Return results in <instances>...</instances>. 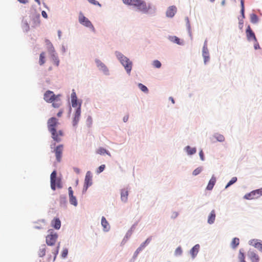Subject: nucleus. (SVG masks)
<instances>
[{
    "instance_id": "obj_63",
    "label": "nucleus",
    "mask_w": 262,
    "mask_h": 262,
    "mask_svg": "<svg viewBox=\"0 0 262 262\" xmlns=\"http://www.w3.org/2000/svg\"><path fill=\"white\" fill-rule=\"evenodd\" d=\"M52 255H50L49 256V260H51L52 259Z\"/></svg>"
},
{
    "instance_id": "obj_6",
    "label": "nucleus",
    "mask_w": 262,
    "mask_h": 262,
    "mask_svg": "<svg viewBox=\"0 0 262 262\" xmlns=\"http://www.w3.org/2000/svg\"><path fill=\"white\" fill-rule=\"evenodd\" d=\"M260 196H262V188L247 193L244 195V198L247 200H253L258 199Z\"/></svg>"
},
{
    "instance_id": "obj_1",
    "label": "nucleus",
    "mask_w": 262,
    "mask_h": 262,
    "mask_svg": "<svg viewBox=\"0 0 262 262\" xmlns=\"http://www.w3.org/2000/svg\"><path fill=\"white\" fill-rule=\"evenodd\" d=\"M59 124L58 120L55 117L50 118L47 122V126L49 131L52 135L53 139L57 142L61 141V138L63 136V133L62 130L57 131V127Z\"/></svg>"
},
{
    "instance_id": "obj_53",
    "label": "nucleus",
    "mask_w": 262,
    "mask_h": 262,
    "mask_svg": "<svg viewBox=\"0 0 262 262\" xmlns=\"http://www.w3.org/2000/svg\"><path fill=\"white\" fill-rule=\"evenodd\" d=\"M141 250H142V247H139L136 251L135 254L137 255Z\"/></svg>"
},
{
    "instance_id": "obj_29",
    "label": "nucleus",
    "mask_w": 262,
    "mask_h": 262,
    "mask_svg": "<svg viewBox=\"0 0 262 262\" xmlns=\"http://www.w3.org/2000/svg\"><path fill=\"white\" fill-rule=\"evenodd\" d=\"M250 21L253 24L257 23L258 21L257 16L254 13L250 14Z\"/></svg>"
},
{
    "instance_id": "obj_50",
    "label": "nucleus",
    "mask_w": 262,
    "mask_h": 262,
    "mask_svg": "<svg viewBox=\"0 0 262 262\" xmlns=\"http://www.w3.org/2000/svg\"><path fill=\"white\" fill-rule=\"evenodd\" d=\"M41 15L45 18H47L48 17V15L45 11H42L41 12Z\"/></svg>"
},
{
    "instance_id": "obj_21",
    "label": "nucleus",
    "mask_w": 262,
    "mask_h": 262,
    "mask_svg": "<svg viewBox=\"0 0 262 262\" xmlns=\"http://www.w3.org/2000/svg\"><path fill=\"white\" fill-rule=\"evenodd\" d=\"M128 195V191L126 189H123L121 191V199L124 202H126L127 200V196Z\"/></svg>"
},
{
    "instance_id": "obj_10",
    "label": "nucleus",
    "mask_w": 262,
    "mask_h": 262,
    "mask_svg": "<svg viewBox=\"0 0 262 262\" xmlns=\"http://www.w3.org/2000/svg\"><path fill=\"white\" fill-rule=\"evenodd\" d=\"M63 146L62 144L58 145L55 149L54 151L57 162H60L61 160Z\"/></svg>"
},
{
    "instance_id": "obj_27",
    "label": "nucleus",
    "mask_w": 262,
    "mask_h": 262,
    "mask_svg": "<svg viewBox=\"0 0 262 262\" xmlns=\"http://www.w3.org/2000/svg\"><path fill=\"white\" fill-rule=\"evenodd\" d=\"M186 150L188 155H191L196 152V148H192L189 146H187L186 147Z\"/></svg>"
},
{
    "instance_id": "obj_5",
    "label": "nucleus",
    "mask_w": 262,
    "mask_h": 262,
    "mask_svg": "<svg viewBox=\"0 0 262 262\" xmlns=\"http://www.w3.org/2000/svg\"><path fill=\"white\" fill-rule=\"evenodd\" d=\"M133 6L136 7L138 10L144 13H147L151 9V6L149 4L147 5L145 2L141 0H137V2H135Z\"/></svg>"
},
{
    "instance_id": "obj_38",
    "label": "nucleus",
    "mask_w": 262,
    "mask_h": 262,
    "mask_svg": "<svg viewBox=\"0 0 262 262\" xmlns=\"http://www.w3.org/2000/svg\"><path fill=\"white\" fill-rule=\"evenodd\" d=\"M215 138L219 142H223L225 140V138L222 135L216 134Z\"/></svg>"
},
{
    "instance_id": "obj_60",
    "label": "nucleus",
    "mask_w": 262,
    "mask_h": 262,
    "mask_svg": "<svg viewBox=\"0 0 262 262\" xmlns=\"http://www.w3.org/2000/svg\"><path fill=\"white\" fill-rule=\"evenodd\" d=\"M169 99L171 101V102L174 104V100L172 97H170Z\"/></svg>"
},
{
    "instance_id": "obj_3",
    "label": "nucleus",
    "mask_w": 262,
    "mask_h": 262,
    "mask_svg": "<svg viewBox=\"0 0 262 262\" xmlns=\"http://www.w3.org/2000/svg\"><path fill=\"white\" fill-rule=\"evenodd\" d=\"M49 234L46 236V242L48 246H53L58 238V234L53 229L48 230Z\"/></svg>"
},
{
    "instance_id": "obj_23",
    "label": "nucleus",
    "mask_w": 262,
    "mask_h": 262,
    "mask_svg": "<svg viewBox=\"0 0 262 262\" xmlns=\"http://www.w3.org/2000/svg\"><path fill=\"white\" fill-rule=\"evenodd\" d=\"M101 225L103 226L104 230L108 231L110 228V226L104 216H102L101 219Z\"/></svg>"
},
{
    "instance_id": "obj_15",
    "label": "nucleus",
    "mask_w": 262,
    "mask_h": 262,
    "mask_svg": "<svg viewBox=\"0 0 262 262\" xmlns=\"http://www.w3.org/2000/svg\"><path fill=\"white\" fill-rule=\"evenodd\" d=\"M177 12V8L174 6H170L166 11V16L168 17H172Z\"/></svg>"
},
{
    "instance_id": "obj_31",
    "label": "nucleus",
    "mask_w": 262,
    "mask_h": 262,
    "mask_svg": "<svg viewBox=\"0 0 262 262\" xmlns=\"http://www.w3.org/2000/svg\"><path fill=\"white\" fill-rule=\"evenodd\" d=\"M45 53L42 52L39 56V63L40 65H42L45 63Z\"/></svg>"
},
{
    "instance_id": "obj_46",
    "label": "nucleus",
    "mask_w": 262,
    "mask_h": 262,
    "mask_svg": "<svg viewBox=\"0 0 262 262\" xmlns=\"http://www.w3.org/2000/svg\"><path fill=\"white\" fill-rule=\"evenodd\" d=\"M105 167V166L104 164L100 165L97 170V172L100 173V172H102L104 170Z\"/></svg>"
},
{
    "instance_id": "obj_33",
    "label": "nucleus",
    "mask_w": 262,
    "mask_h": 262,
    "mask_svg": "<svg viewBox=\"0 0 262 262\" xmlns=\"http://www.w3.org/2000/svg\"><path fill=\"white\" fill-rule=\"evenodd\" d=\"M250 245L254 246L256 248L258 247V245H260V243L258 242L257 239H253L251 240L250 242Z\"/></svg>"
},
{
    "instance_id": "obj_57",
    "label": "nucleus",
    "mask_w": 262,
    "mask_h": 262,
    "mask_svg": "<svg viewBox=\"0 0 262 262\" xmlns=\"http://www.w3.org/2000/svg\"><path fill=\"white\" fill-rule=\"evenodd\" d=\"M18 1L23 4H26L28 3V0H18Z\"/></svg>"
},
{
    "instance_id": "obj_34",
    "label": "nucleus",
    "mask_w": 262,
    "mask_h": 262,
    "mask_svg": "<svg viewBox=\"0 0 262 262\" xmlns=\"http://www.w3.org/2000/svg\"><path fill=\"white\" fill-rule=\"evenodd\" d=\"M247 36L248 37H252L254 39L256 40V37L255 36V34L253 32V31L250 29L249 27V29L247 30Z\"/></svg>"
},
{
    "instance_id": "obj_18",
    "label": "nucleus",
    "mask_w": 262,
    "mask_h": 262,
    "mask_svg": "<svg viewBox=\"0 0 262 262\" xmlns=\"http://www.w3.org/2000/svg\"><path fill=\"white\" fill-rule=\"evenodd\" d=\"M216 178L214 176H212L209 181V183L206 187V189L208 190H211L216 183Z\"/></svg>"
},
{
    "instance_id": "obj_48",
    "label": "nucleus",
    "mask_w": 262,
    "mask_h": 262,
    "mask_svg": "<svg viewBox=\"0 0 262 262\" xmlns=\"http://www.w3.org/2000/svg\"><path fill=\"white\" fill-rule=\"evenodd\" d=\"M150 242V239L149 238L147 239L143 243H142L139 247H142V249H143L146 244H148Z\"/></svg>"
},
{
    "instance_id": "obj_45",
    "label": "nucleus",
    "mask_w": 262,
    "mask_h": 262,
    "mask_svg": "<svg viewBox=\"0 0 262 262\" xmlns=\"http://www.w3.org/2000/svg\"><path fill=\"white\" fill-rule=\"evenodd\" d=\"M89 2L91 4L94 5H98L100 7H101V5L99 4V3L96 0H88Z\"/></svg>"
},
{
    "instance_id": "obj_14",
    "label": "nucleus",
    "mask_w": 262,
    "mask_h": 262,
    "mask_svg": "<svg viewBox=\"0 0 262 262\" xmlns=\"http://www.w3.org/2000/svg\"><path fill=\"white\" fill-rule=\"evenodd\" d=\"M71 103L73 107L77 108L79 106V104H81V103H78L77 101V98L74 90H73V92L71 94Z\"/></svg>"
},
{
    "instance_id": "obj_55",
    "label": "nucleus",
    "mask_w": 262,
    "mask_h": 262,
    "mask_svg": "<svg viewBox=\"0 0 262 262\" xmlns=\"http://www.w3.org/2000/svg\"><path fill=\"white\" fill-rule=\"evenodd\" d=\"M244 11H245V9H243L241 10V13L243 18H245Z\"/></svg>"
},
{
    "instance_id": "obj_12",
    "label": "nucleus",
    "mask_w": 262,
    "mask_h": 262,
    "mask_svg": "<svg viewBox=\"0 0 262 262\" xmlns=\"http://www.w3.org/2000/svg\"><path fill=\"white\" fill-rule=\"evenodd\" d=\"M248 256L251 262H259V257L258 254L254 251H249Z\"/></svg>"
},
{
    "instance_id": "obj_19",
    "label": "nucleus",
    "mask_w": 262,
    "mask_h": 262,
    "mask_svg": "<svg viewBox=\"0 0 262 262\" xmlns=\"http://www.w3.org/2000/svg\"><path fill=\"white\" fill-rule=\"evenodd\" d=\"M56 171L55 170H54L51 174L50 176V179H51V187L52 189L53 190H55V180L57 179L56 178Z\"/></svg>"
},
{
    "instance_id": "obj_56",
    "label": "nucleus",
    "mask_w": 262,
    "mask_h": 262,
    "mask_svg": "<svg viewBox=\"0 0 262 262\" xmlns=\"http://www.w3.org/2000/svg\"><path fill=\"white\" fill-rule=\"evenodd\" d=\"M128 119V115H126L123 117V121L124 122H126V121H127Z\"/></svg>"
},
{
    "instance_id": "obj_36",
    "label": "nucleus",
    "mask_w": 262,
    "mask_h": 262,
    "mask_svg": "<svg viewBox=\"0 0 262 262\" xmlns=\"http://www.w3.org/2000/svg\"><path fill=\"white\" fill-rule=\"evenodd\" d=\"M138 87L142 91L145 93H147L148 91L147 88L145 85L142 84V83H139Z\"/></svg>"
},
{
    "instance_id": "obj_9",
    "label": "nucleus",
    "mask_w": 262,
    "mask_h": 262,
    "mask_svg": "<svg viewBox=\"0 0 262 262\" xmlns=\"http://www.w3.org/2000/svg\"><path fill=\"white\" fill-rule=\"evenodd\" d=\"M56 97V95L54 94L53 92L48 90L45 93L43 99L47 102L50 103L54 101Z\"/></svg>"
},
{
    "instance_id": "obj_28",
    "label": "nucleus",
    "mask_w": 262,
    "mask_h": 262,
    "mask_svg": "<svg viewBox=\"0 0 262 262\" xmlns=\"http://www.w3.org/2000/svg\"><path fill=\"white\" fill-rule=\"evenodd\" d=\"M239 244V239L237 237L234 238L231 242V246L233 248L237 247Z\"/></svg>"
},
{
    "instance_id": "obj_43",
    "label": "nucleus",
    "mask_w": 262,
    "mask_h": 262,
    "mask_svg": "<svg viewBox=\"0 0 262 262\" xmlns=\"http://www.w3.org/2000/svg\"><path fill=\"white\" fill-rule=\"evenodd\" d=\"M173 42L178 44V45H182V43L180 42V39L177 37V36H173L172 37V40Z\"/></svg>"
},
{
    "instance_id": "obj_47",
    "label": "nucleus",
    "mask_w": 262,
    "mask_h": 262,
    "mask_svg": "<svg viewBox=\"0 0 262 262\" xmlns=\"http://www.w3.org/2000/svg\"><path fill=\"white\" fill-rule=\"evenodd\" d=\"M68 253V249H63L62 252V254H61L62 257L63 258H65L67 256Z\"/></svg>"
},
{
    "instance_id": "obj_16",
    "label": "nucleus",
    "mask_w": 262,
    "mask_h": 262,
    "mask_svg": "<svg viewBox=\"0 0 262 262\" xmlns=\"http://www.w3.org/2000/svg\"><path fill=\"white\" fill-rule=\"evenodd\" d=\"M61 95L58 94L56 95V98L54 99V101L52 102L53 107L55 108L59 107L62 104L61 100L60 98Z\"/></svg>"
},
{
    "instance_id": "obj_39",
    "label": "nucleus",
    "mask_w": 262,
    "mask_h": 262,
    "mask_svg": "<svg viewBox=\"0 0 262 262\" xmlns=\"http://www.w3.org/2000/svg\"><path fill=\"white\" fill-rule=\"evenodd\" d=\"M236 181H237V178L236 177H233L231 179V180L228 183L227 185L226 186V188H227V187H229L232 184H233L234 183H235L236 182Z\"/></svg>"
},
{
    "instance_id": "obj_62",
    "label": "nucleus",
    "mask_w": 262,
    "mask_h": 262,
    "mask_svg": "<svg viewBox=\"0 0 262 262\" xmlns=\"http://www.w3.org/2000/svg\"><path fill=\"white\" fill-rule=\"evenodd\" d=\"M58 36L60 37V34H61V31H58Z\"/></svg>"
},
{
    "instance_id": "obj_13",
    "label": "nucleus",
    "mask_w": 262,
    "mask_h": 262,
    "mask_svg": "<svg viewBox=\"0 0 262 262\" xmlns=\"http://www.w3.org/2000/svg\"><path fill=\"white\" fill-rule=\"evenodd\" d=\"M31 25L33 28H36L40 25V17L39 15L33 16L30 22Z\"/></svg>"
},
{
    "instance_id": "obj_51",
    "label": "nucleus",
    "mask_w": 262,
    "mask_h": 262,
    "mask_svg": "<svg viewBox=\"0 0 262 262\" xmlns=\"http://www.w3.org/2000/svg\"><path fill=\"white\" fill-rule=\"evenodd\" d=\"M63 112V110L62 109L60 110L59 111V112L57 114V117H60L62 116Z\"/></svg>"
},
{
    "instance_id": "obj_58",
    "label": "nucleus",
    "mask_w": 262,
    "mask_h": 262,
    "mask_svg": "<svg viewBox=\"0 0 262 262\" xmlns=\"http://www.w3.org/2000/svg\"><path fill=\"white\" fill-rule=\"evenodd\" d=\"M74 171H75L76 173H79V172H80V170H79V168H74Z\"/></svg>"
},
{
    "instance_id": "obj_37",
    "label": "nucleus",
    "mask_w": 262,
    "mask_h": 262,
    "mask_svg": "<svg viewBox=\"0 0 262 262\" xmlns=\"http://www.w3.org/2000/svg\"><path fill=\"white\" fill-rule=\"evenodd\" d=\"M96 152L97 154L99 155H103L105 153L108 154V152L106 151V150L102 147H100L99 149H98L96 151Z\"/></svg>"
},
{
    "instance_id": "obj_44",
    "label": "nucleus",
    "mask_w": 262,
    "mask_h": 262,
    "mask_svg": "<svg viewBox=\"0 0 262 262\" xmlns=\"http://www.w3.org/2000/svg\"><path fill=\"white\" fill-rule=\"evenodd\" d=\"M182 253V250L181 247H178L175 251V254L176 255H180Z\"/></svg>"
},
{
    "instance_id": "obj_20",
    "label": "nucleus",
    "mask_w": 262,
    "mask_h": 262,
    "mask_svg": "<svg viewBox=\"0 0 262 262\" xmlns=\"http://www.w3.org/2000/svg\"><path fill=\"white\" fill-rule=\"evenodd\" d=\"M215 211L214 210H212L210 214L208 215V221L207 222L209 224H212L214 222L215 219Z\"/></svg>"
},
{
    "instance_id": "obj_52",
    "label": "nucleus",
    "mask_w": 262,
    "mask_h": 262,
    "mask_svg": "<svg viewBox=\"0 0 262 262\" xmlns=\"http://www.w3.org/2000/svg\"><path fill=\"white\" fill-rule=\"evenodd\" d=\"M241 9H245L244 7V0H240Z\"/></svg>"
},
{
    "instance_id": "obj_35",
    "label": "nucleus",
    "mask_w": 262,
    "mask_h": 262,
    "mask_svg": "<svg viewBox=\"0 0 262 262\" xmlns=\"http://www.w3.org/2000/svg\"><path fill=\"white\" fill-rule=\"evenodd\" d=\"M55 190L56 189V187L58 188H61L62 187V185L61 183V180L60 179H57L55 180Z\"/></svg>"
},
{
    "instance_id": "obj_40",
    "label": "nucleus",
    "mask_w": 262,
    "mask_h": 262,
    "mask_svg": "<svg viewBox=\"0 0 262 262\" xmlns=\"http://www.w3.org/2000/svg\"><path fill=\"white\" fill-rule=\"evenodd\" d=\"M123 2L126 5L133 6L135 2H137V0H123Z\"/></svg>"
},
{
    "instance_id": "obj_7",
    "label": "nucleus",
    "mask_w": 262,
    "mask_h": 262,
    "mask_svg": "<svg viewBox=\"0 0 262 262\" xmlns=\"http://www.w3.org/2000/svg\"><path fill=\"white\" fill-rule=\"evenodd\" d=\"M92 185V176L90 171H88L86 173L83 188V192H85L89 187Z\"/></svg>"
},
{
    "instance_id": "obj_25",
    "label": "nucleus",
    "mask_w": 262,
    "mask_h": 262,
    "mask_svg": "<svg viewBox=\"0 0 262 262\" xmlns=\"http://www.w3.org/2000/svg\"><path fill=\"white\" fill-rule=\"evenodd\" d=\"M60 244H58L57 246L54 248L52 251L53 253V261H55L56 256L58 253L59 249Z\"/></svg>"
},
{
    "instance_id": "obj_11",
    "label": "nucleus",
    "mask_w": 262,
    "mask_h": 262,
    "mask_svg": "<svg viewBox=\"0 0 262 262\" xmlns=\"http://www.w3.org/2000/svg\"><path fill=\"white\" fill-rule=\"evenodd\" d=\"M69 195L70 198V202L71 204L77 206V202L75 196L73 195V191L71 187H69L68 188Z\"/></svg>"
},
{
    "instance_id": "obj_8",
    "label": "nucleus",
    "mask_w": 262,
    "mask_h": 262,
    "mask_svg": "<svg viewBox=\"0 0 262 262\" xmlns=\"http://www.w3.org/2000/svg\"><path fill=\"white\" fill-rule=\"evenodd\" d=\"M81 114V104H79L78 107L77 108L76 112L74 115L73 119V126H76L79 122Z\"/></svg>"
},
{
    "instance_id": "obj_4",
    "label": "nucleus",
    "mask_w": 262,
    "mask_h": 262,
    "mask_svg": "<svg viewBox=\"0 0 262 262\" xmlns=\"http://www.w3.org/2000/svg\"><path fill=\"white\" fill-rule=\"evenodd\" d=\"M78 20L80 24L83 26L90 28L92 31L94 32H95V29L92 24V23L89 20V19L85 17L82 12H80L78 17Z\"/></svg>"
},
{
    "instance_id": "obj_2",
    "label": "nucleus",
    "mask_w": 262,
    "mask_h": 262,
    "mask_svg": "<svg viewBox=\"0 0 262 262\" xmlns=\"http://www.w3.org/2000/svg\"><path fill=\"white\" fill-rule=\"evenodd\" d=\"M116 55L123 66L127 73L129 74L132 69V62L128 58L120 52H116Z\"/></svg>"
},
{
    "instance_id": "obj_41",
    "label": "nucleus",
    "mask_w": 262,
    "mask_h": 262,
    "mask_svg": "<svg viewBox=\"0 0 262 262\" xmlns=\"http://www.w3.org/2000/svg\"><path fill=\"white\" fill-rule=\"evenodd\" d=\"M202 170V168L201 167H198L194 169L192 172L193 176H196L201 173Z\"/></svg>"
},
{
    "instance_id": "obj_49",
    "label": "nucleus",
    "mask_w": 262,
    "mask_h": 262,
    "mask_svg": "<svg viewBox=\"0 0 262 262\" xmlns=\"http://www.w3.org/2000/svg\"><path fill=\"white\" fill-rule=\"evenodd\" d=\"M199 155H200V158L203 161L204 160V154H203V152L202 150H201L199 152Z\"/></svg>"
},
{
    "instance_id": "obj_59",
    "label": "nucleus",
    "mask_w": 262,
    "mask_h": 262,
    "mask_svg": "<svg viewBox=\"0 0 262 262\" xmlns=\"http://www.w3.org/2000/svg\"><path fill=\"white\" fill-rule=\"evenodd\" d=\"M254 48H255V49H259L260 47H259V45L258 43H257L254 45Z\"/></svg>"
},
{
    "instance_id": "obj_26",
    "label": "nucleus",
    "mask_w": 262,
    "mask_h": 262,
    "mask_svg": "<svg viewBox=\"0 0 262 262\" xmlns=\"http://www.w3.org/2000/svg\"><path fill=\"white\" fill-rule=\"evenodd\" d=\"M238 258L240 262H246L245 260L244 253H243V250L242 249H240L239 251Z\"/></svg>"
},
{
    "instance_id": "obj_17",
    "label": "nucleus",
    "mask_w": 262,
    "mask_h": 262,
    "mask_svg": "<svg viewBox=\"0 0 262 262\" xmlns=\"http://www.w3.org/2000/svg\"><path fill=\"white\" fill-rule=\"evenodd\" d=\"M51 225L55 229L58 230L61 227V222L58 218L54 219L51 222Z\"/></svg>"
},
{
    "instance_id": "obj_24",
    "label": "nucleus",
    "mask_w": 262,
    "mask_h": 262,
    "mask_svg": "<svg viewBox=\"0 0 262 262\" xmlns=\"http://www.w3.org/2000/svg\"><path fill=\"white\" fill-rule=\"evenodd\" d=\"M46 252V246L45 245H43L39 249V251L38 252V255L40 257H43L45 255Z\"/></svg>"
},
{
    "instance_id": "obj_22",
    "label": "nucleus",
    "mask_w": 262,
    "mask_h": 262,
    "mask_svg": "<svg viewBox=\"0 0 262 262\" xmlns=\"http://www.w3.org/2000/svg\"><path fill=\"white\" fill-rule=\"evenodd\" d=\"M200 249L199 245H195L190 250V253L192 256V257H194L199 252Z\"/></svg>"
},
{
    "instance_id": "obj_32",
    "label": "nucleus",
    "mask_w": 262,
    "mask_h": 262,
    "mask_svg": "<svg viewBox=\"0 0 262 262\" xmlns=\"http://www.w3.org/2000/svg\"><path fill=\"white\" fill-rule=\"evenodd\" d=\"M96 61L98 67L100 68L103 71H105L106 70L107 68L104 63H103L100 60H96Z\"/></svg>"
},
{
    "instance_id": "obj_54",
    "label": "nucleus",
    "mask_w": 262,
    "mask_h": 262,
    "mask_svg": "<svg viewBox=\"0 0 262 262\" xmlns=\"http://www.w3.org/2000/svg\"><path fill=\"white\" fill-rule=\"evenodd\" d=\"M257 248L262 252V243H260V245H258V247Z\"/></svg>"
},
{
    "instance_id": "obj_42",
    "label": "nucleus",
    "mask_w": 262,
    "mask_h": 262,
    "mask_svg": "<svg viewBox=\"0 0 262 262\" xmlns=\"http://www.w3.org/2000/svg\"><path fill=\"white\" fill-rule=\"evenodd\" d=\"M153 66L155 68H160L161 67V63L159 60H156L153 61Z\"/></svg>"
},
{
    "instance_id": "obj_30",
    "label": "nucleus",
    "mask_w": 262,
    "mask_h": 262,
    "mask_svg": "<svg viewBox=\"0 0 262 262\" xmlns=\"http://www.w3.org/2000/svg\"><path fill=\"white\" fill-rule=\"evenodd\" d=\"M203 56L204 59V62L206 63L209 59L208 52L206 51L205 47L203 48Z\"/></svg>"
},
{
    "instance_id": "obj_64",
    "label": "nucleus",
    "mask_w": 262,
    "mask_h": 262,
    "mask_svg": "<svg viewBox=\"0 0 262 262\" xmlns=\"http://www.w3.org/2000/svg\"><path fill=\"white\" fill-rule=\"evenodd\" d=\"M46 42H47V43H50V42L48 40H46Z\"/></svg>"
},
{
    "instance_id": "obj_61",
    "label": "nucleus",
    "mask_w": 262,
    "mask_h": 262,
    "mask_svg": "<svg viewBox=\"0 0 262 262\" xmlns=\"http://www.w3.org/2000/svg\"><path fill=\"white\" fill-rule=\"evenodd\" d=\"M35 2H36L38 5H40V2L39 0H35Z\"/></svg>"
}]
</instances>
